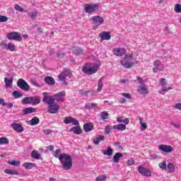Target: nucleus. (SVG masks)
Returning a JSON list of instances; mask_svg holds the SVG:
<instances>
[{"instance_id": "f257e3e1", "label": "nucleus", "mask_w": 181, "mask_h": 181, "mask_svg": "<svg viewBox=\"0 0 181 181\" xmlns=\"http://www.w3.org/2000/svg\"><path fill=\"white\" fill-rule=\"evenodd\" d=\"M100 64L97 63H88L83 66L82 71L88 76H91V74H95L100 69Z\"/></svg>"}, {"instance_id": "f03ea898", "label": "nucleus", "mask_w": 181, "mask_h": 181, "mask_svg": "<svg viewBox=\"0 0 181 181\" xmlns=\"http://www.w3.org/2000/svg\"><path fill=\"white\" fill-rule=\"evenodd\" d=\"M59 161L61 162L63 169L65 170L71 169L73 163L71 162V157L70 156L67 154H62V156L59 157Z\"/></svg>"}, {"instance_id": "7ed1b4c3", "label": "nucleus", "mask_w": 181, "mask_h": 181, "mask_svg": "<svg viewBox=\"0 0 181 181\" xmlns=\"http://www.w3.org/2000/svg\"><path fill=\"white\" fill-rule=\"evenodd\" d=\"M120 63L125 69H131L136 64H139V61L133 60L132 55H130L129 57H124Z\"/></svg>"}, {"instance_id": "20e7f679", "label": "nucleus", "mask_w": 181, "mask_h": 181, "mask_svg": "<svg viewBox=\"0 0 181 181\" xmlns=\"http://www.w3.org/2000/svg\"><path fill=\"white\" fill-rule=\"evenodd\" d=\"M93 25V29H98V26L104 23V18L100 16H94L90 18Z\"/></svg>"}, {"instance_id": "39448f33", "label": "nucleus", "mask_w": 181, "mask_h": 181, "mask_svg": "<svg viewBox=\"0 0 181 181\" xmlns=\"http://www.w3.org/2000/svg\"><path fill=\"white\" fill-rule=\"evenodd\" d=\"M17 86L23 90V91H29L30 90V86L23 78H19L17 81Z\"/></svg>"}, {"instance_id": "423d86ee", "label": "nucleus", "mask_w": 181, "mask_h": 181, "mask_svg": "<svg viewBox=\"0 0 181 181\" xmlns=\"http://www.w3.org/2000/svg\"><path fill=\"white\" fill-rule=\"evenodd\" d=\"M43 98L42 102L45 104H47L48 105H50L52 104H54V96L49 95V93L47 92H44L42 93Z\"/></svg>"}, {"instance_id": "0eeeda50", "label": "nucleus", "mask_w": 181, "mask_h": 181, "mask_svg": "<svg viewBox=\"0 0 181 181\" xmlns=\"http://www.w3.org/2000/svg\"><path fill=\"white\" fill-rule=\"evenodd\" d=\"M6 36L9 40H16V42L22 40V36L18 32L8 33Z\"/></svg>"}, {"instance_id": "6e6552de", "label": "nucleus", "mask_w": 181, "mask_h": 181, "mask_svg": "<svg viewBox=\"0 0 181 181\" xmlns=\"http://www.w3.org/2000/svg\"><path fill=\"white\" fill-rule=\"evenodd\" d=\"M84 9L86 13H93V12L98 11V4H86L84 6Z\"/></svg>"}, {"instance_id": "1a4fd4ad", "label": "nucleus", "mask_w": 181, "mask_h": 181, "mask_svg": "<svg viewBox=\"0 0 181 181\" xmlns=\"http://www.w3.org/2000/svg\"><path fill=\"white\" fill-rule=\"evenodd\" d=\"M60 110V106L57 103H52L49 105L47 112L48 114H57Z\"/></svg>"}, {"instance_id": "9d476101", "label": "nucleus", "mask_w": 181, "mask_h": 181, "mask_svg": "<svg viewBox=\"0 0 181 181\" xmlns=\"http://www.w3.org/2000/svg\"><path fill=\"white\" fill-rule=\"evenodd\" d=\"M158 149L162 151V152H165V153H170V152H173V147L166 144H160L158 146Z\"/></svg>"}, {"instance_id": "9b49d317", "label": "nucleus", "mask_w": 181, "mask_h": 181, "mask_svg": "<svg viewBox=\"0 0 181 181\" xmlns=\"http://www.w3.org/2000/svg\"><path fill=\"white\" fill-rule=\"evenodd\" d=\"M66 95V91L63 90L61 92H58L54 95V101H57L60 103L62 101H64L65 98L64 96Z\"/></svg>"}, {"instance_id": "f8f14e48", "label": "nucleus", "mask_w": 181, "mask_h": 181, "mask_svg": "<svg viewBox=\"0 0 181 181\" xmlns=\"http://www.w3.org/2000/svg\"><path fill=\"white\" fill-rule=\"evenodd\" d=\"M138 170L139 173L142 175V176H146V177H149L151 176L152 172L149 170V169L142 167V166H139L138 167Z\"/></svg>"}, {"instance_id": "ddd939ff", "label": "nucleus", "mask_w": 181, "mask_h": 181, "mask_svg": "<svg viewBox=\"0 0 181 181\" xmlns=\"http://www.w3.org/2000/svg\"><path fill=\"white\" fill-rule=\"evenodd\" d=\"M125 53H127V49L125 48L116 47L113 49V54L117 56V57H122Z\"/></svg>"}, {"instance_id": "4468645a", "label": "nucleus", "mask_w": 181, "mask_h": 181, "mask_svg": "<svg viewBox=\"0 0 181 181\" xmlns=\"http://www.w3.org/2000/svg\"><path fill=\"white\" fill-rule=\"evenodd\" d=\"M11 128L18 134L21 132H23L25 131V129H23V127H22V124L19 123H12L11 124Z\"/></svg>"}, {"instance_id": "2eb2a0df", "label": "nucleus", "mask_w": 181, "mask_h": 181, "mask_svg": "<svg viewBox=\"0 0 181 181\" xmlns=\"http://www.w3.org/2000/svg\"><path fill=\"white\" fill-rule=\"evenodd\" d=\"M64 124H73L74 125H78V122L75 118L71 117H66L64 119Z\"/></svg>"}, {"instance_id": "dca6fc26", "label": "nucleus", "mask_w": 181, "mask_h": 181, "mask_svg": "<svg viewBox=\"0 0 181 181\" xmlns=\"http://www.w3.org/2000/svg\"><path fill=\"white\" fill-rule=\"evenodd\" d=\"M70 70H64L60 75L58 76L59 80L61 81H64L66 80V78L69 76H70Z\"/></svg>"}, {"instance_id": "f3484780", "label": "nucleus", "mask_w": 181, "mask_h": 181, "mask_svg": "<svg viewBox=\"0 0 181 181\" xmlns=\"http://www.w3.org/2000/svg\"><path fill=\"white\" fill-rule=\"evenodd\" d=\"M4 83L6 88H11L13 84V77L4 78Z\"/></svg>"}, {"instance_id": "a211bd4d", "label": "nucleus", "mask_w": 181, "mask_h": 181, "mask_svg": "<svg viewBox=\"0 0 181 181\" xmlns=\"http://www.w3.org/2000/svg\"><path fill=\"white\" fill-rule=\"evenodd\" d=\"M71 132H74L75 135H81L83 134V130L80 126L73 127L71 129H69Z\"/></svg>"}, {"instance_id": "6ab92c4d", "label": "nucleus", "mask_w": 181, "mask_h": 181, "mask_svg": "<svg viewBox=\"0 0 181 181\" xmlns=\"http://www.w3.org/2000/svg\"><path fill=\"white\" fill-rule=\"evenodd\" d=\"M94 129V124L91 122L86 123L83 124V131L84 132H90Z\"/></svg>"}, {"instance_id": "aec40b11", "label": "nucleus", "mask_w": 181, "mask_h": 181, "mask_svg": "<svg viewBox=\"0 0 181 181\" xmlns=\"http://www.w3.org/2000/svg\"><path fill=\"white\" fill-rule=\"evenodd\" d=\"M101 40H110L111 39V35L110 32H103L99 35Z\"/></svg>"}, {"instance_id": "412c9836", "label": "nucleus", "mask_w": 181, "mask_h": 181, "mask_svg": "<svg viewBox=\"0 0 181 181\" xmlns=\"http://www.w3.org/2000/svg\"><path fill=\"white\" fill-rule=\"evenodd\" d=\"M40 104V97L31 96V105H37Z\"/></svg>"}, {"instance_id": "4be33fe9", "label": "nucleus", "mask_w": 181, "mask_h": 181, "mask_svg": "<svg viewBox=\"0 0 181 181\" xmlns=\"http://www.w3.org/2000/svg\"><path fill=\"white\" fill-rule=\"evenodd\" d=\"M23 111L24 115H28V114H32L33 112H36V108L29 107L25 108Z\"/></svg>"}, {"instance_id": "5701e85b", "label": "nucleus", "mask_w": 181, "mask_h": 181, "mask_svg": "<svg viewBox=\"0 0 181 181\" xmlns=\"http://www.w3.org/2000/svg\"><path fill=\"white\" fill-rule=\"evenodd\" d=\"M45 81L48 84V86H54L56 82L54 81V78L52 76H47L45 78Z\"/></svg>"}, {"instance_id": "b1692460", "label": "nucleus", "mask_w": 181, "mask_h": 181, "mask_svg": "<svg viewBox=\"0 0 181 181\" xmlns=\"http://www.w3.org/2000/svg\"><path fill=\"white\" fill-rule=\"evenodd\" d=\"M124 156V154L122 153H116L113 156V162L115 163H119V158H122Z\"/></svg>"}, {"instance_id": "393cba45", "label": "nucleus", "mask_w": 181, "mask_h": 181, "mask_svg": "<svg viewBox=\"0 0 181 181\" xmlns=\"http://www.w3.org/2000/svg\"><path fill=\"white\" fill-rule=\"evenodd\" d=\"M113 129H117V131H125L127 126L124 124H119L113 126Z\"/></svg>"}, {"instance_id": "a878e982", "label": "nucleus", "mask_w": 181, "mask_h": 181, "mask_svg": "<svg viewBox=\"0 0 181 181\" xmlns=\"http://www.w3.org/2000/svg\"><path fill=\"white\" fill-rule=\"evenodd\" d=\"M38 15H39V12H37V11H33L28 13V16L33 20L37 19Z\"/></svg>"}, {"instance_id": "bb28decb", "label": "nucleus", "mask_w": 181, "mask_h": 181, "mask_svg": "<svg viewBox=\"0 0 181 181\" xmlns=\"http://www.w3.org/2000/svg\"><path fill=\"white\" fill-rule=\"evenodd\" d=\"M103 80H104V77L103 76H102L98 80V88H97V90L98 91V93H100L103 90V87H104V83H103Z\"/></svg>"}, {"instance_id": "cd10ccee", "label": "nucleus", "mask_w": 181, "mask_h": 181, "mask_svg": "<svg viewBox=\"0 0 181 181\" xmlns=\"http://www.w3.org/2000/svg\"><path fill=\"white\" fill-rule=\"evenodd\" d=\"M104 139H105L104 136L99 135L98 137L93 139V144H95V145H98V144L101 142V141H104Z\"/></svg>"}, {"instance_id": "c85d7f7f", "label": "nucleus", "mask_w": 181, "mask_h": 181, "mask_svg": "<svg viewBox=\"0 0 181 181\" xmlns=\"http://www.w3.org/2000/svg\"><path fill=\"white\" fill-rule=\"evenodd\" d=\"M23 166L25 169H33V168H36V165L33 163H24Z\"/></svg>"}, {"instance_id": "c756f323", "label": "nucleus", "mask_w": 181, "mask_h": 181, "mask_svg": "<svg viewBox=\"0 0 181 181\" xmlns=\"http://www.w3.org/2000/svg\"><path fill=\"white\" fill-rule=\"evenodd\" d=\"M114 152V149L111 147H107V150L103 151V155H106L107 156H112V153Z\"/></svg>"}, {"instance_id": "7c9ffc66", "label": "nucleus", "mask_w": 181, "mask_h": 181, "mask_svg": "<svg viewBox=\"0 0 181 181\" xmlns=\"http://www.w3.org/2000/svg\"><path fill=\"white\" fill-rule=\"evenodd\" d=\"M39 122H40V119L37 117H35L31 120H30V124L33 127L35 125H37Z\"/></svg>"}, {"instance_id": "2f4dec72", "label": "nucleus", "mask_w": 181, "mask_h": 181, "mask_svg": "<svg viewBox=\"0 0 181 181\" xmlns=\"http://www.w3.org/2000/svg\"><path fill=\"white\" fill-rule=\"evenodd\" d=\"M139 93H141L143 94H148L149 93V90L146 88V86L143 85L140 86V89L138 90Z\"/></svg>"}, {"instance_id": "473e14b6", "label": "nucleus", "mask_w": 181, "mask_h": 181, "mask_svg": "<svg viewBox=\"0 0 181 181\" xmlns=\"http://www.w3.org/2000/svg\"><path fill=\"white\" fill-rule=\"evenodd\" d=\"M4 173H6L7 175H19V172L15 171L11 169H5Z\"/></svg>"}, {"instance_id": "72a5a7b5", "label": "nucleus", "mask_w": 181, "mask_h": 181, "mask_svg": "<svg viewBox=\"0 0 181 181\" xmlns=\"http://www.w3.org/2000/svg\"><path fill=\"white\" fill-rule=\"evenodd\" d=\"M23 105H26V104H31V96L25 97L21 100Z\"/></svg>"}, {"instance_id": "f704fd0d", "label": "nucleus", "mask_w": 181, "mask_h": 181, "mask_svg": "<svg viewBox=\"0 0 181 181\" xmlns=\"http://www.w3.org/2000/svg\"><path fill=\"white\" fill-rule=\"evenodd\" d=\"M31 156L34 159H40V153H39V151L36 150L32 151Z\"/></svg>"}, {"instance_id": "c9c22d12", "label": "nucleus", "mask_w": 181, "mask_h": 181, "mask_svg": "<svg viewBox=\"0 0 181 181\" xmlns=\"http://www.w3.org/2000/svg\"><path fill=\"white\" fill-rule=\"evenodd\" d=\"M12 95L14 98H21V97H23V93L18 90H14L12 93Z\"/></svg>"}, {"instance_id": "e433bc0d", "label": "nucleus", "mask_w": 181, "mask_h": 181, "mask_svg": "<svg viewBox=\"0 0 181 181\" xmlns=\"http://www.w3.org/2000/svg\"><path fill=\"white\" fill-rule=\"evenodd\" d=\"M117 122H122L123 124H125V125H128L129 124V119L126 118V119H122V117H117Z\"/></svg>"}, {"instance_id": "4c0bfd02", "label": "nucleus", "mask_w": 181, "mask_h": 181, "mask_svg": "<svg viewBox=\"0 0 181 181\" xmlns=\"http://www.w3.org/2000/svg\"><path fill=\"white\" fill-rule=\"evenodd\" d=\"M8 163L12 166H21V161H16V160H8Z\"/></svg>"}, {"instance_id": "58836bf2", "label": "nucleus", "mask_w": 181, "mask_h": 181, "mask_svg": "<svg viewBox=\"0 0 181 181\" xmlns=\"http://www.w3.org/2000/svg\"><path fill=\"white\" fill-rule=\"evenodd\" d=\"M9 144V140L6 137L0 138V145H8Z\"/></svg>"}, {"instance_id": "ea45409f", "label": "nucleus", "mask_w": 181, "mask_h": 181, "mask_svg": "<svg viewBox=\"0 0 181 181\" xmlns=\"http://www.w3.org/2000/svg\"><path fill=\"white\" fill-rule=\"evenodd\" d=\"M107 180V176L105 175H100L95 178V181H105Z\"/></svg>"}, {"instance_id": "a19ab883", "label": "nucleus", "mask_w": 181, "mask_h": 181, "mask_svg": "<svg viewBox=\"0 0 181 181\" xmlns=\"http://www.w3.org/2000/svg\"><path fill=\"white\" fill-rule=\"evenodd\" d=\"M100 117L103 120L108 119V117H110V114H108V112H103L100 113Z\"/></svg>"}, {"instance_id": "79ce46f5", "label": "nucleus", "mask_w": 181, "mask_h": 181, "mask_svg": "<svg viewBox=\"0 0 181 181\" xmlns=\"http://www.w3.org/2000/svg\"><path fill=\"white\" fill-rule=\"evenodd\" d=\"M14 8L16 11H18V12H28L27 10H23L22 6H19V4H16Z\"/></svg>"}, {"instance_id": "37998d69", "label": "nucleus", "mask_w": 181, "mask_h": 181, "mask_svg": "<svg viewBox=\"0 0 181 181\" xmlns=\"http://www.w3.org/2000/svg\"><path fill=\"white\" fill-rule=\"evenodd\" d=\"M174 11L176 13H181V4H176L174 8Z\"/></svg>"}, {"instance_id": "c03bdc74", "label": "nucleus", "mask_w": 181, "mask_h": 181, "mask_svg": "<svg viewBox=\"0 0 181 181\" xmlns=\"http://www.w3.org/2000/svg\"><path fill=\"white\" fill-rule=\"evenodd\" d=\"M158 166L162 170H166V161H163L162 163H158Z\"/></svg>"}, {"instance_id": "a18cd8bd", "label": "nucleus", "mask_w": 181, "mask_h": 181, "mask_svg": "<svg viewBox=\"0 0 181 181\" xmlns=\"http://www.w3.org/2000/svg\"><path fill=\"white\" fill-rule=\"evenodd\" d=\"M7 47H8V49L10 50V52H15V49H16L15 45L9 42L7 45Z\"/></svg>"}, {"instance_id": "49530a36", "label": "nucleus", "mask_w": 181, "mask_h": 181, "mask_svg": "<svg viewBox=\"0 0 181 181\" xmlns=\"http://www.w3.org/2000/svg\"><path fill=\"white\" fill-rule=\"evenodd\" d=\"M168 169H169L170 173H173L175 172V165L172 163H168L167 165Z\"/></svg>"}, {"instance_id": "de8ad7c7", "label": "nucleus", "mask_w": 181, "mask_h": 181, "mask_svg": "<svg viewBox=\"0 0 181 181\" xmlns=\"http://www.w3.org/2000/svg\"><path fill=\"white\" fill-rule=\"evenodd\" d=\"M62 152V151L60 150V149H57L56 151H55V153H54V156L55 157V158H58V159L60 160V157L62 156H63V154H61L60 153Z\"/></svg>"}, {"instance_id": "09e8293b", "label": "nucleus", "mask_w": 181, "mask_h": 181, "mask_svg": "<svg viewBox=\"0 0 181 181\" xmlns=\"http://www.w3.org/2000/svg\"><path fill=\"white\" fill-rule=\"evenodd\" d=\"M112 126L107 125L105 127V134L107 135H110V133L111 132V130L113 129Z\"/></svg>"}, {"instance_id": "8fccbe9b", "label": "nucleus", "mask_w": 181, "mask_h": 181, "mask_svg": "<svg viewBox=\"0 0 181 181\" xmlns=\"http://www.w3.org/2000/svg\"><path fill=\"white\" fill-rule=\"evenodd\" d=\"M81 53H83V49L81 48H76L74 50V54H81Z\"/></svg>"}, {"instance_id": "3c124183", "label": "nucleus", "mask_w": 181, "mask_h": 181, "mask_svg": "<svg viewBox=\"0 0 181 181\" xmlns=\"http://www.w3.org/2000/svg\"><path fill=\"white\" fill-rule=\"evenodd\" d=\"M153 64L155 66L161 67V69H160V70H163V66L160 64V61L157 60V61L154 62Z\"/></svg>"}, {"instance_id": "603ef678", "label": "nucleus", "mask_w": 181, "mask_h": 181, "mask_svg": "<svg viewBox=\"0 0 181 181\" xmlns=\"http://www.w3.org/2000/svg\"><path fill=\"white\" fill-rule=\"evenodd\" d=\"M139 122L143 129H146V128H148V126L146 125V124L142 122V119H139Z\"/></svg>"}, {"instance_id": "864d4df0", "label": "nucleus", "mask_w": 181, "mask_h": 181, "mask_svg": "<svg viewBox=\"0 0 181 181\" xmlns=\"http://www.w3.org/2000/svg\"><path fill=\"white\" fill-rule=\"evenodd\" d=\"M134 163H135V160H134V158H130L127 160V164L129 165V166H132Z\"/></svg>"}, {"instance_id": "5fc2aeb1", "label": "nucleus", "mask_w": 181, "mask_h": 181, "mask_svg": "<svg viewBox=\"0 0 181 181\" xmlns=\"http://www.w3.org/2000/svg\"><path fill=\"white\" fill-rule=\"evenodd\" d=\"M158 70H160V71H162V67L155 66V67L153 68V73H158Z\"/></svg>"}, {"instance_id": "6e6d98bb", "label": "nucleus", "mask_w": 181, "mask_h": 181, "mask_svg": "<svg viewBox=\"0 0 181 181\" xmlns=\"http://www.w3.org/2000/svg\"><path fill=\"white\" fill-rule=\"evenodd\" d=\"M8 21V17L5 16H0V22H6Z\"/></svg>"}, {"instance_id": "4d7b16f0", "label": "nucleus", "mask_w": 181, "mask_h": 181, "mask_svg": "<svg viewBox=\"0 0 181 181\" xmlns=\"http://www.w3.org/2000/svg\"><path fill=\"white\" fill-rule=\"evenodd\" d=\"M52 132V129H44L43 130V133L45 134V135H50V134Z\"/></svg>"}, {"instance_id": "13d9d810", "label": "nucleus", "mask_w": 181, "mask_h": 181, "mask_svg": "<svg viewBox=\"0 0 181 181\" xmlns=\"http://www.w3.org/2000/svg\"><path fill=\"white\" fill-rule=\"evenodd\" d=\"M160 84H161V86H166V79L164 78H161L160 79Z\"/></svg>"}, {"instance_id": "bf43d9fd", "label": "nucleus", "mask_w": 181, "mask_h": 181, "mask_svg": "<svg viewBox=\"0 0 181 181\" xmlns=\"http://www.w3.org/2000/svg\"><path fill=\"white\" fill-rule=\"evenodd\" d=\"M123 97H124V98H128L129 100H131V94L128 93H122Z\"/></svg>"}, {"instance_id": "052dcab7", "label": "nucleus", "mask_w": 181, "mask_h": 181, "mask_svg": "<svg viewBox=\"0 0 181 181\" xmlns=\"http://www.w3.org/2000/svg\"><path fill=\"white\" fill-rule=\"evenodd\" d=\"M57 56L59 59H63L66 56V52H58Z\"/></svg>"}, {"instance_id": "680f3d73", "label": "nucleus", "mask_w": 181, "mask_h": 181, "mask_svg": "<svg viewBox=\"0 0 181 181\" xmlns=\"http://www.w3.org/2000/svg\"><path fill=\"white\" fill-rule=\"evenodd\" d=\"M84 108L85 110H91V103H86Z\"/></svg>"}, {"instance_id": "e2e57ef3", "label": "nucleus", "mask_w": 181, "mask_h": 181, "mask_svg": "<svg viewBox=\"0 0 181 181\" xmlns=\"http://www.w3.org/2000/svg\"><path fill=\"white\" fill-rule=\"evenodd\" d=\"M137 81L140 84H144V83H145V81H144V79H142V78H141L139 76L137 77Z\"/></svg>"}, {"instance_id": "0e129e2a", "label": "nucleus", "mask_w": 181, "mask_h": 181, "mask_svg": "<svg viewBox=\"0 0 181 181\" xmlns=\"http://www.w3.org/2000/svg\"><path fill=\"white\" fill-rule=\"evenodd\" d=\"M0 104L5 107L6 105V103H5V99L4 98H0Z\"/></svg>"}, {"instance_id": "69168bd1", "label": "nucleus", "mask_w": 181, "mask_h": 181, "mask_svg": "<svg viewBox=\"0 0 181 181\" xmlns=\"http://www.w3.org/2000/svg\"><path fill=\"white\" fill-rule=\"evenodd\" d=\"M175 108H176V110H179L180 111H181V103H176Z\"/></svg>"}, {"instance_id": "338daca9", "label": "nucleus", "mask_w": 181, "mask_h": 181, "mask_svg": "<svg viewBox=\"0 0 181 181\" xmlns=\"http://www.w3.org/2000/svg\"><path fill=\"white\" fill-rule=\"evenodd\" d=\"M168 89L166 87L163 88L162 90L160 92V94H162V93H168Z\"/></svg>"}, {"instance_id": "774afa93", "label": "nucleus", "mask_w": 181, "mask_h": 181, "mask_svg": "<svg viewBox=\"0 0 181 181\" xmlns=\"http://www.w3.org/2000/svg\"><path fill=\"white\" fill-rule=\"evenodd\" d=\"M47 149H48V151H53L54 149V146H53V145L47 146Z\"/></svg>"}]
</instances>
